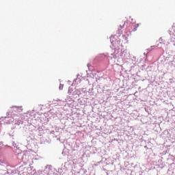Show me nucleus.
I'll return each instance as SVG.
<instances>
[{
  "mask_svg": "<svg viewBox=\"0 0 175 175\" xmlns=\"http://www.w3.org/2000/svg\"><path fill=\"white\" fill-rule=\"evenodd\" d=\"M135 26L137 27H139V24H136Z\"/></svg>",
  "mask_w": 175,
  "mask_h": 175,
  "instance_id": "nucleus-3",
  "label": "nucleus"
},
{
  "mask_svg": "<svg viewBox=\"0 0 175 175\" xmlns=\"http://www.w3.org/2000/svg\"><path fill=\"white\" fill-rule=\"evenodd\" d=\"M125 24H126V23L124 22L122 25H120L119 29H122V28H124V25Z\"/></svg>",
  "mask_w": 175,
  "mask_h": 175,
  "instance_id": "nucleus-1",
  "label": "nucleus"
},
{
  "mask_svg": "<svg viewBox=\"0 0 175 175\" xmlns=\"http://www.w3.org/2000/svg\"><path fill=\"white\" fill-rule=\"evenodd\" d=\"M16 111H19V113H21V111H23V109L18 107L16 108Z\"/></svg>",
  "mask_w": 175,
  "mask_h": 175,
  "instance_id": "nucleus-2",
  "label": "nucleus"
}]
</instances>
